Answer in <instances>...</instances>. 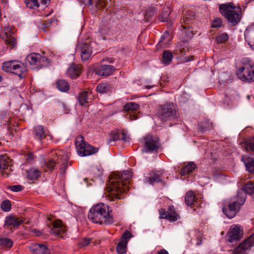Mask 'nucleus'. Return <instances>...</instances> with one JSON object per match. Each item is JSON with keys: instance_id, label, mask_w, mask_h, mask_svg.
Instances as JSON below:
<instances>
[{"instance_id": "nucleus-47", "label": "nucleus", "mask_w": 254, "mask_h": 254, "mask_svg": "<svg viewBox=\"0 0 254 254\" xmlns=\"http://www.w3.org/2000/svg\"><path fill=\"white\" fill-rule=\"evenodd\" d=\"M120 134L119 133L117 132H112L111 134V137L108 141L109 143L112 141H116L120 139Z\"/></svg>"}, {"instance_id": "nucleus-31", "label": "nucleus", "mask_w": 254, "mask_h": 254, "mask_svg": "<svg viewBox=\"0 0 254 254\" xmlns=\"http://www.w3.org/2000/svg\"><path fill=\"white\" fill-rule=\"evenodd\" d=\"M139 108V106L136 103L130 102L126 104L124 107V109L126 112H128L129 113L134 112V111H137Z\"/></svg>"}, {"instance_id": "nucleus-40", "label": "nucleus", "mask_w": 254, "mask_h": 254, "mask_svg": "<svg viewBox=\"0 0 254 254\" xmlns=\"http://www.w3.org/2000/svg\"><path fill=\"white\" fill-rule=\"evenodd\" d=\"M148 183L151 185H153L155 182H160L162 180L160 179V175L155 173L152 176L146 179Z\"/></svg>"}, {"instance_id": "nucleus-39", "label": "nucleus", "mask_w": 254, "mask_h": 254, "mask_svg": "<svg viewBox=\"0 0 254 254\" xmlns=\"http://www.w3.org/2000/svg\"><path fill=\"white\" fill-rule=\"evenodd\" d=\"M0 208L5 212L9 211L11 208L10 201L9 200H4L1 203Z\"/></svg>"}, {"instance_id": "nucleus-57", "label": "nucleus", "mask_w": 254, "mask_h": 254, "mask_svg": "<svg viewBox=\"0 0 254 254\" xmlns=\"http://www.w3.org/2000/svg\"><path fill=\"white\" fill-rule=\"evenodd\" d=\"M34 159V156L33 155L32 153H29L28 155H27V160L28 161H31L32 160H33Z\"/></svg>"}, {"instance_id": "nucleus-15", "label": "nucleus", "mask_w": 254, "mask_h": 254, "mask_svg": "<svg viewBox=\"0 0 254 254\" xmlns=\"http://www.w3.org/2000/svg\"><path fill=\"white\" fill-rule=\"evenodd\" d=\"M26 71V66L24 64L16 61L11 73L18 76L19 79H22L24 76L23 74Z\"/></svg>"}, {"instance_id": "nucleus-58", "label": "nucleus", "mask_w": 254, "mask_h": 254, "mask_svg": "<svg viewBox=\"0 0 254 254\" xmlns=\"http://www.w3.org/2000/svg\"><path fill=\"white\" fill-rule=\"evenodd\" d=\"M167 212L170 213L171 214H174V212L176 213L174 207L173 206H170L169 207L168 211Z\"/></svg>"}, {"instance_id": "nucleus-3", "label": "nucleus", "mask_w": 254, "mask_h": 254, "mask_svg": "<svg viewBox=\"0 0 254 254\" xmlns=\"http://www.w3.org/2000/svg\"><path fill=\"white\" fill-rule=\"evenodd\" d=\"M219 11L227 19L231 26L236 25L241 19L242 15L241 8L240 6L234 5L233 3L220 4Z\"/></svg>"}, {"instance_id": "nucleus-56", "label": "nucleus", "mask_w": 254, "mask_h": 254, "mask_svg": "<svg viewBox=\"0 0 254 254\" xmlns=\"http://www.w3.org/2000/svg\"><path fill=\"white\" fill-rule=\"evenodd\" d=\"M128 118H129L130 120H136L137 117L136 114L134 112H130L128 114Z\"/></svg>"}, {"instance_id": "nucleus-27", "label": "nucleus", "mask_w": 254, "mask_h": 254, "mask_svg": "<svg viewBox=\"0 0 254 254\" xmlns=\"http://www.w3.org/2000/svg\"><path fill=\"white\" fill-rule=\"evenodd\" d=\"M196 168V165L193 162H190L185 167H184L180 172L182 176H184L187 174L192 172Z\"/></svg>"}, {"instance_id": "nucleus-16", "label": "nucleus", "mask_w": 254, "mask_h": 254, "mask_svg": "<svg viewBox=\"0 0 254 254\" xmlns=\"http://www.w3.org/2000/svg\"><path fill=\"white\" fill-rule=\"evenodd\" d=\"M29 249L34 254H49L50 253L48 247L43 244H34L30 246Z\"/></svg>"}, {"instance_id": "nucleus-6", "label": "nucleus", "mask_w": 254, "mask_h": 254, "mask_svg": "<svg viewBox=\"0 0 254 254\" xmlns=\"http://www.w3.org/2000/svg\"><path fill=\"white\" fill-rule=\"evenodd\" d=\"M75 145L78 154L81 156L90 155L97 152L98 148L94 147L85 143L84 137L79 135L75 139Z\"/></svg>"}, {"instance_id": "nucleus-51", "label": "nucleus", "mask_w": 254, "mask_h": 254, "mask_svg": "<svg viewBox=\"0 0 254 254\" xmlns=\"http://www.w3.org/2000/svg\"><path fill=\"white\" fill-rule=\"evenodd\" d=\"M244 242L248 245H250V248L254 246V234L246 240Z\"/></svg>"}, {"instance_id": "nucleus-10", "label": "nucleus", "mask_w": 254, "mask_h": 254, "mask_svg": "<svg viewBox=\"0 0 254 254\" xmlns=\"http://www.w3.org/2000/svg\"><path fill=\"white\" fill-rule=\"evenodd\" d=\"M11 160L6 154L0 155V172L3 176L7 177L11 171Z\"/></svg>"}, {"instance_id": "nucleus-43", "label": "nucleus", "mask_w": 254, "mask_h": 254, "mask_svg": "<svg viewBox=\"0 0 254 254\" xmlns=\"http://www.w3.org/2000/svg\"><path fill=\"white\" fill-rule=\"evenodd\" d=\"M244 190L249 194H252L254 192V187L252 184H246L243 187Z\"/></svg>"}, {"instance_id": "nucleus-19", "label": "nucleus", "mask_w": 254, "mask_h": 254, "mask_svg": "<svg viewBox=\"0 0 254 254\" xmlns=\"http://www.w3.org/2000/svg\"><path fill=\"white\" fill-rule=\"evenodd\" d=\"M194 15H193L191 17H189L188 16H186L184 17V21L186 22L185 25H182V27L183 28L184 33L185 34L186 37L188 38H191L192 36L193 35V31L192 28L190 27V25H187V21H189V20L192 19Z\"/></svg>"}, {"instance_id": "nucleus-30", "label": "nucleus", "mask_w": 254, "mask_h": 254, "mask_svg": "<svg viewBox=\"0 0 254 254\" xmlns=\"http://www.w3.org/2000/svg\"><path fill=\"white\" fill-rule=\"evenodd\" d=\"M34 132L36 136L40 140H42L45 136V132L42 126H37L34 127Z\"/></svg>"}, {"instance_id": "nucleus-44", "label": "nucleus", "mask_w": 254, "mask_h": 254, "mask_svg": "<svg viewBox=\"0 0 254 254\" xmlns=\"http://www.w3.org/2000/svg\"><path fill=\"white\" fill-rule=\"evenodd\" d=\"M6 43L10 46L12 49L15 48L16 47V39L12 36H6Z\"/></svg>"}, {"instance_id": "nucleus-60", "label": "nucleus", "mask_w": 254, "mask_h": 254, "mask_svg": "<svg viewBox=\"0 0 254 254\" xmlns=\"http://www.w3.org/2000/svg\"><path fill=\"white\" fill-rule=\"evenodd\" d=\"M41 2L43 4H46L48 2H49L50 0H40Z\"/></svg>"}, {"instance_id": "nucleus-45", "label": "nucleus", "mask_w": 254, "mask_h": 254, "mask_svg": "<svg viewBox=\"0 0 254 254\" xmlns=\"http://www.w3.org/2000/svg\"><path fill=\"white\" fill-rule=\"evenodd\" d=\"M246 148L248 150L249 148L254 152V136L245 141Z\"/></svg>"}, {"instance_id": "nucleus-26", "label": "nucleus", "mask_w": 254, "mask_h": 254, "mask_svg": "<svg viewBox=\"0 0 254 254\" xmlns=\"http://www.w3.org/2000/svg\"><path fill=\"white\" fill-rule=\"evenodd\" d=\"M56 84L57 88L62 92H66L69 89V84L65 80H58Z\"/></svg>"}, {"instance_id": "nucleus-54", "label": "nucleus", "mask_w": 254, "mask_h": 254, "mask_svg": "<svg viewBox=\"0 0 254 254\" xmlns=\"http://www.w3.org/2000/svg\"><path fill=\"white\" fill-rule=\"evenodd\" d=\"M120 139L127 142L129 141V137L124 132H122L120 134Z\"/></svg>"}, {"instance_id": "nucleus-38", "label": "nucleus", "mask_w": 254, "mask_h": 254, "mask_svg": "<svg viewBox=\"0 0 254 254\" xmlns=\"http://www.w3.org/2000/svg\"><path fill=\"white\" fill-rule=\"evenodd\" d=\"M13 245V242L8 238H0V246L6 248H11Z\"/></svg>"}, {"instance_id": "nucleus-22", "label": "nucleus", "mask_w": 254, "mask_h": 254, "mask_svg": "<svg viewBox=\"0 0 254 254\" xmlns=\"http://www.w3.org/2000/svg\"><path fill=\"white\" fill-rule=\"evenodd\" d=\"M96 90L98 93L100 94H106L112 92V87L110 84L108 83H101L96 87Z\"/></svg>"}, {"instance_id": "nucleus-61", "label": "nucleus", "mask_w": 254, "mask_h": 254, "mask_svg": "<svg viewBox=\"0 0 254 254\" xmlns=\"http://www.w3.org/2000/svg\"><path fill=\"white\" fill-rule=\"evenodd\" d=\"M33 231L35 232L37 236H40L42 234V233L40 231H37L35 230H34Z\"/></svg>"}, {"instance_id": "nucleus-23", "label": "nucleus", "mask_w": 254, "mask_h": 254, "mask_svg": "<svg viewBox=\"0 0 254 254\" xmlns=\"http://www.w3.org/2000/svg\"><path fill=\"white\" fill-rule=\"evenodd\" d=\"M242 161L244 162L247 171L251 174L254 175V158L251 157L242 158Z\"/></svg>"}, {"instance_id": "nucleus-46", "label": "nucleus", "mask_w": 254, "mask_h": 254, "mask_svg": "<svg viewBox=\"0 0 254 254\" xmlns=\"http://www.w3.org/2000/svg\"><path fill=\"white\" fill-rule=\"evenodd\" d=\"M169 35H170V33L168 31H166L164 33V34L162 36L160 40H159V41L157 45V47L158 48H160L161 47H163V43L164 40L165 39L169 38Z\"/></svg>"}, {"instance_id": "nucleus-48", "label": "nucleus", "mask_w": 254, "mask_h": 254, "mask_svg": "<svg viewBox=\"0 0 254 254\" xmlns=\"http://www.w3.org/2000/svg\"><path fill=\"white\" fill-rule=\"evenodd\" d=\"M222 25V20L220 18H217L213 20L212 22L211 26L213 28H217Z\"/></svg>"}, {"instance_id": "nucleus-35", "label": "nucleus", "mask_w": 254, "mask_h": 254, "mask_svg": "<svg viewBox=\"0 0 254 254\" xmlns=\"http://www.w3.org/2000/svg\"><path fill=\"white\" fill-rule=\"evenodd\" d=\"M170 13L171 10L169 7L164 8L162 13L159 16V20L162 22L167 21Z\"/></svg>"}, {"instance_id": "nucleus-21", "label": "nucleus", "mask_w": 254, "mask_h": 254, "mask_svg": "<svg viewBox=\"0 0 254 254\" xmlns=\"http://www.w3.org/2000/svg\"><path fill=\"white\" fill-rule=\"evenodd\" d=\"M186 204L188 206L195 205L196 203V198L194 194V192L191 191H188L185 197Z\"/></svg>"}, {"instance_id": "nucleus-50", "label": "nucleus", "mask_w": 254, "mask_h": 254, "mask_svg": "<svg viewBox=\"0 0 254 254\" xmlns=\"http://www.w3.org/2000/svg\"><path fill=\"white\" fill-rule=\"evenodd\" d=\"M7 188L13 191L18 192L22 190L23 187L20 185L9 186Z\"/></svg>"}, {"instance_id": "nucleus-25", "label": "nucleus", "mask_w": 254, "mask_h": 254, "mask_svg": "<svg viewBox=\"0 0 254 254\" xmlns=\"http://www.w3.org/2000/svg\"><path fill=\"white\" fill-rule=\"evenodd\" d=\"M188 51L189 48H188L187 44L186 42H183L177 46L175 53L183 56L185 55Z\"/></svg>"}, {"instance_id": "nucleus-41", "label": "nucleus", "mask_w": 254, "mask_h": 254, "mask_svg": "<svg viewBox=\"0 0 254 254\" xmlns=\"http://www.w3.org/2000/svg\"><path fill=\"white\" fill-rule=\"evenodd\" d=\"M26 6L29 8H33L34 7H39V3L38 0H25Z\"/></svg>"}, {"instance_id": "nucleus-37", "label": "nucleus", "mask_w": 254, "mask_h": 254, "mask_svg": "<svg viewBox=\"0 0 254 254\" xmlns=\"http://www.w3.org/2000/svg\"><path fill=\"white\" fill-rule=\"evenodd\" d=\"M88 93L86 91L81 92L78 95V101L80 105H85L87 103Z\"/></svg>"}, {"instance_id": "nucleus-53", "label": "nucleus", "mask_w": 254, "mask_h": 254, "mask_svg": "<svg viewBox=\"0 0 254 254\" xmlns=\"http://www.w3.org/2000/svg\"><path fill=\"white\" fill-rule=\"evenodd\" d=\"M6 113L5 112H1L0 113V120L7 122L9 121V117H6Z\"/></svg>"}, {"instance_id": "nucleus-13", "label": "nucleus", "mask_w": 254, "mask_h": 254, "mask_svg": "<svg viewBox=\"0 0 254 254\" xmlns=\"http://www.w3.org/2000/svg\"><path fill=\"white\" fill-rule=\"evenodd\" d=\"M66 231V226L61 220H57L53 223V227L51 228L50 233L56 236H60L65 233Z\"/></svg>"}, {"instance_id": "nucleus-17", "label": "nucleus", "mask_w": 254, "mask_h": 254, "mask_svg": "<svg viewBox=\"0 0 254 254\" xmlns=\"http://www.w3.org/2000/svg\"><path fill=\"white\" fill-rule=\"evenodd\" d=\"M23 222L22 219L11 215L5 218L4 226L7 228L11 227H17Z\"/></svg>"}, {"instance_id": "nucleus-8", "label": "nucleus", "mask_w": 254, "mask_h": 254, "mask_svg": "<svg viewBox=\"0 0 254 254\" xmlns=\"http://www.w3.org/2000/svg\"><path fill=\"white\" fill-rule=\"evenodd\" d=\"M236 74L241 80L244 81H254V66L250 63L244 64L239 68Z\"/></svg>"}, {"instance_id": "nucleus-59", "label": "nucleus", "mask_w": 254, "mask_h": 254, "mask_svg": "<svg viewBox=\"0 0 254 254\" xmlns=\"http://www.w3.org/2000/svg\"><path fill=\"white\" fill-rule=\"evenodd\" d=\"M157 254H169V253L166 250L161 249L158 252Z\"/></svg>"}, {"instance_id": "nucleus-62", "label": "nucleus", "mask_w": 254, "mask_h": 254, "mask_svg": "<svg viewBox=\"0 0 254 254\" xmlns=\"http://www.w3.org/2000/svg\"><path fill=\"white\" fill-rule=\"evenodd\" d=\"M199 129L200 130L201 132L202 133H203L204 131H205V129L204 128H203L201 126H200L199 127Z\"/></svg>"}, {"instance_id": "nucleus-34", "label": "nucleus", "mask_w": 254, "mask_h": 254, "mask_svg": "<svg viewBox=\"0 0 254 254\" xmlns=\"http://www.w3.org/2000/svg\"><path fill=\"white\" fill-rule=\"evenodd\" d=\"M16 61H6L2 64V68L6 72H11Z\"/></svg>"}, {"instance_id": "nucleus-12", "label": "nucleus", "mask_w": 254, "mask_h": 254, "mask_svg": "<svg viewBox=\"0 0 254 254\" xmlns=\"http://www.w3.org/2000/svg\"><path fill=\"white\" fill-rule=\"evenodd\" d=\"M80 52V56L83 61L88 60L92 54V48L88 43H81L77 47Z\"/></svg>"}, {"instance_id": "nucleus-55", "label": "nucleus", "mask_w": 254, "mask_h": 254, "mask_svg": "<svg viewBox=\"0 0 254 254\" xmlns=\"http://www.w3.org/2000/svg\"><path fill=\"white\" fill-rule=\"evenodd\" d=\"M154 13V9L153 8H149L147 9L145 17L151 16Z\"/></svg>"}, {"instance_id": "nucleus-18", "label": "nucleus", "mask_w": 254, "mask_h": 254, "mask_svg": "<svg viewBox=\"0 0 254 254\" xmlns=\"http://www.w3.org/2000/svg\"><path fill=\"white\" fill-rule=\"evenodd\" d=\"M159 213L160 219H166L172 221H176L178 219V215L176 213L174 212V214L168 213L164 208L160 209L159 210Z\"/></svg>"}, {"instance_id": "nucleus-9", "label": "nucleus", "mask_w": 254, "mask_h": 254, "mask_svg": "<svg viewBox=\"0 0 254 254\" xmlns=\"http://www.w3.org/2000/svg\"><path fill=\"white\" fill-rule=\"evenodd\" d=\"M48 59L40 54L33 53L29 54L26 58L25 64L30 65H35L36 68L40 69L48 63Z\"/></svg>"}, {"instance_id": "nucleus-63", "label": "nucleus", "mask_w": 254, "mask_h": 254, "mask_svg": "<svg viewBox=\"0 0 254 254\" xmlns=\"http://www.w3.org/2000/svg\"><path fill=\"white\" fill-rule=\"evenodd\" d=\"M201 244V241H200V242L197 243V245H200Z\"/></svg>"}, {"instance_id": "nucleus-11", "label": "nucleus", "mask_w": 254, "mask_h": 254, "mask_svg": "<svg viewBox=\"0 0 254 254\" xmlns=\"http://www.w3.org/2000/svg\"><path fill=\"white\" fill-rule=\"evenodd\" d=\"M243 234V230L240 226L232 225L227 234L228 237V241L230 243L238 241L242 238Z\"/></svg>"}, {"instance_id": "nucleus-36", "label": "nucleus", "mask_w": 254, "mask_h": 254, "mask_svg": "<svg viewBox=\"0 0 254 254\" xmlns=\"http://www.w3.org/2000/svg\"><path fill=\"white\" fill-rule=\"evenodd\" d=\"M127 242L121 241L117 246V252L119 254H123L126 252Z\"/></svg>"}, {"instance_id": "nucleus-24", "label": "nucleus", "mask_w": 254, "mask_h": 254, "mask_svg": "<svg viewBox=\"0 0 254 254\" xmlns=\"http://www.w3.org/2000/svg\"><path fill=\"white\" fill-rule=\"evenodd\" d=\"M26 173L27 178L30 180H36L41 175V172L37 168H31Z\"/></svg>"}, {"instance_id": "nucleus-7", "label": "nucleus", "mask_w": 254, "mask_h": 254, "mask_svg": "<svg viewBox=\"0 0 254 254\" xmlns=\"http://www.w3.org/2000/svg\"><path fill=\"white\" fill-rule=\"evenodd\" d=\"M144 148L143 152H157L161 147L160 140L157 136L151 134H148L144 137Z\"/></svg>"}, {"instance_id": "nucleus-33", "label": "nucleus", "mask_w": 254, "mask_h": 254, "mask_svg": "<svg viewBox=\"0 0 254 254\" xmlns=\"http://www.w3.org/2000/svg\"><path fill=\"white\" fill-rule=\"evenodd\" d=\"M162 62L165 64H169L172 61L173 55L169 51H164L162 55Z\"/></svg>"}, {"instance_id": "nucleus-49", "label": "nucleus", "mask_w": 254, "mask_h": 254, "mask_svg": "<svg viewBox=\"0 0 254 254\" xmlns=\"http://www.w3.org/2000/svg\"><path fill=\"white\" fill-rule=\"evenodd\" d=\"M91 240L90 238H83L78 242V245L80 247H85L87 246Z\"/></svg>"}, {"instance_id": "nucleus-64", "label": "nucleus", "mask_w": 254, "mask_h": 254, "mask_svg": "<svg viewBox=\"0 0 254 254\" xmlns=\"http://www.w3.org/2000/svg\"><path fill=\"white\" fill-rule=\"evenodd\" d=\"M151 87V86H146V88H148V89H149V88H150Z\"/></svg>"}, {"instance_id": "nucleus-42", "label": "nucleus", "mask_w": 254, "mask_h": 254, "mask_svg": "<svg viewBox=\"0 0 254 254\" xmlns=\"http://www.w3.org/2000/svg\"><path fill=\"white\" fill-rule=\"evenodd\" d=\"M229 39L228 34L226 33H223L219 35L216 39L217 43H221L227 41Z\"/></svg>"}, {"instance_id": "nucleus-28", "label": "nucleus", "mask_w": 254, "mask_h": 254, "mask_svg": "<svg viewBox=\"0 0 254 254\" xmlns=\"http://www.w3.org/2000/svg\"><path fill=\"white\" fill-rule=\"evenodd\" d=\"M250 249V245H248L243 242L234 250L233 254H244L245 251Z\"/></svg>"}, {"instance_id": "nucleus-5", "label": "nucleus", "mask_w": 254, "mask_h": 254, "mask_svg": "<svg viewBox=\"0 0 254 254\" xmlns=\"http://www.w3.org/2000/svg\"><path fill=\"white\" fill-rule=\"evenodd\" d=\"M157 116L163 122L176 119V109L175 105L172 103H167L160 105L157 110Z\"/></svg>"}, {"instance_id": "nucleus-52", "label": "nucleus", "mask_w": 254, "mask_h": 254, "mask_svg": "<svg viewBox=\"0 0 254 254\" xmlns=\"http://www.w3.org/2000/svg\"><path fill=\"white\" fill-rule=\"evenodd\" d=\"M131 234L128 231H126L123 234L121 240V241H126L127 242V240L131 237Z\"/></svg>"}, {"instance_id": "nucleus-20", "label": "nucleus", "mask_w": 254, "mask_h": 254, "mask_svg": "<svg viewBox=\"0 0 254 254\" xmlns=\"http://www.w3.org/2000/svg\"><path fill=\"white\" fill-rule=\"evenodd\" d=\"M80 73V68L79 65L71 64L67 69V73L71 78H76Z\"/></svg>"}, {"instance_id": "nucleus-14", "label": "nucleus", "mask_w": 254, "mask_h": 254, "mask_svg": "<svg viewBox=\"0 0 254 254\" xmlns=\"http://www.w3.org/2000/svg\"><path fill=\"white\" fill-rule=\"evenodd\" d=\"M116 68L111 65H102L97 67L95 70L96 73L100 76H107L111 74Z\"/></svg>"}, {"instance_id": "nucleus-29", "label": "nucleus", "mask_w": 254, "mask_h": 254, "mask_svg": "<svg viewBox=\"0 0 254 254\" xmlns=\"http://www.w3.org/2000/svg\"><path fill=\"white\" fill-rule=\"evenodd\" d=\"M61 161L62 162V167H61V174H64L67 168V163L69 160V157L67 154L60 155Z\"/></svg>"}, {"instance_id": "nucleus-1", "label": "nucleus", "mask_w": 254, "mask_h": 254, "mask_svg": "<svg viewBox=\"0 0 254 254\" xmlns=\"http://www.w3.org/2000/svg\"><path fill=\"white\" fill-rule=\"evenodd\" d=\"M114 177L110 176L106 185L107 191L109 193V196L111 200L114 198L121 199L122 192L126 191V189L123 186H127L129 183L127 181L132 176V173L127 170L114 174Z\"/></svg>"}, {"instance_id": "nucleus-32", "label": "nucleus", "mask_w": 254, "mask_h": 254, "mask_svg": "<svg viewBox=\"0 0 254 254\" xmlns=\"http://www.w3.org/2000/svg\"><path fill=\"white\" fill-rule=\"evenodd\" d=\"M57 161L55 159L48 158L44 161L43 165L46 167L48 170L52 171L55 169Z\"/></svg>"}, {"instance_id": "nucleus-2", "label": "nucleus", "mask_w": 254, "mask_h": 254, "mask_svg": "<svg viewBox=\"0 0 254 254\" xmlns=\"http://www.w3.org/2000/svg\"><path fill=\"white\" fill-rule=\"evenodd\" d=\"M88 219L93 223L109 225L113 223V218L109 213L107 205L103 203L92 207L88 214Z\"/></svg>"}, {"instance_id": "nucleus-4", "label": "nucleus", "mask_w": 254, "mask_h": 254, "mask_svg": "<svg viewBox=\"0 0 254 254\" xmlns=\"http://www.w3.org/2000/svg\"><path fill=\"white\" fill-rule=\"evenodd\" d=\"M245 201V197L241 196L240 192H238L227 207H223L222 211L228 218H232L236 216Z\"/></svg>"}]
</instances>
